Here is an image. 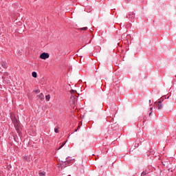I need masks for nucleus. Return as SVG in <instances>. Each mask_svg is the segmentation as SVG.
Here are the masks:
<instances>
[{"instance_id":"obj_1","label":"nucleus","mask_w":176,"mask_h":176,"mask_svg":"<svg viewBox=\"0 0 176 176\" xmlns=\"http://www.w3.org/2000/svg\"><path fill=\"white\" fill-rule=\"evenodd\" d=\"M12 123L17 133L19 134L21 130L20 129V124L19 123V121H17V118H12Z\"/></svg>"},{"instance_id":"obj_2","label":"nucleus","mask_w":176,"mask_h":176,"mask_svg":"<svg viewBox=\"0 0 176 176\" xmlns=\"http://www.w3.org/2000/svg\"><path fill=\"white\" fill-rule=\"evenodd\" d=\"M49 53L46 52H43L40 55V58H41V60H46V58H49Z\"/></svg>"},{"instance_id":"obj_21","label":"nucleus","mask_w":176,"mask_h":176,"mask_svg":"<svg viewBox=\"0 0 176 176\" xmlns=\"http://www.w3.org/2000/svg\"><path fill=\"white\" fill-rule=\"evenodd\" d=\"M151 102H152V100H149V103H150V104H151Z\"/></svg>"},{"instance_id":"obj_10","label":"nucleus","mask_w":176,"mask_h":176,"mask_svg":"<svg viewBox=\"0 0 176 176\" xmlns=\"http://www.w3.org/2000/svg\"><path fill=\"white\" fill-rule=\"evenodd\" d=\"M146 174H148V171L144 170V171H143V172L141 173V175H142V176H145V175H146Z\"/></svg>"},{"instance_id":"obj_8","label":"nucleus","mask_w":176,"mask_h":176,"mask_svg":"<svg viewBox=\"0 0 176 176\" xmlns=\"http://www.w3.org/2000/svg\"><path fill=\"white\" fill-rule=\"evenodd\" d=\"M37 76H38V74H36V72H32V76L33 78H36Z\"/></svg>"},{"instance_id":"obj_3","label":"nucleus","mask_w":176,"mask_h":176,"mask_svg":"<svg viewBox=\"0 0 176 176\" xmlns=\"http://www.w3.org/2000/svg\"><path fill=\"white\" fill-rule=\"evenodd\" d=\"M66 162L68 163V164H74L75 163V159L68 157L66 158Z\"/></svg>"},{"instance_id":"obj_4","label":"nucleus","mask_w":176,"mask_h":176,"mask_svg":"<svg viewBox=\"0 0 176 176\" xmlns=\"http://www.w3.org/2000/svg\"><path fill=\"white\" fill-rule=\"evenodd\" d=\"M69 102L72 105H74L75 104V96H71Z\"/></svg>"},{"instance_id":"obj_13","label":"nucleus","mask_w":176,"mask_h":176,"mask_svg":"<svg viewBox=\"0 0 176 176\" xmlns=\"http://www.w3.org/2000/svg\"><path fill=\"white\" fill-rule=\"evenodd\" d=\"M153 110V108L151 107V108H150L151 112H150V113L148 114V116H151L152 115Z\"/></svg>"},{"instance_id":"obj_16","label":"nucleus","mask_w":176,"mask_h":176,"mask_svg":"<svg viewBox=\"0 0 176 176\" xmlns=\"http://www.w3.org/2000/svg\"><path fill=\"white\" fill-rule=\"evenodd\" d=\"M54 132L56 133H58V128H55V129H54Z\"/></svg>"},{"instance_id":"obj_20","label":"nucleus","mask_w":176,"mask_h":176,"mask_svg":"<svg viewBox=\"0 0 176 176\" xmlns=\"http://www.w3.org/2000/svg\"><path fill=\"white\" fill-rule=\"evenodd\" d=\"M89 37L88 36H85V39H87Z\"/></svg>"},{"instance_id":"obj_6","label":"nucleus","mask_w":176,"mask_h":176,"mask_svg":"<svg viewBox=\"0 0 176 176\" xmlns=\"http://www.w3.org/2000/svg\"><path fill=\"white\" fill-rule=\"evenodd\" d=\"M158 109H163V104L162 100L158 101Z\"/></svg>"},{"instance_id":"obj_17","label":"nucleus","mask_w":176,"mask_h":176,"mask_svg":"<svg viewBox=\"0 0 176 176\" xmlns=\"http://www.w3.org/2000/svg\"><path fill=\"white\" fill-rule=\"evenodd\" d=\"M81 30L86 31L87 30V27L82 28H81Z\"/></svg>"},{"instance_id":"obj_18","label":"nucleus","mask_w":176,"mask_h":176,"mask_svg":"<svg viewBox=\"0 0 176 176\" xmlns=\"http://www.w3.org/2000/svg\"><path fill=\"white\" fill-rule=\"evenodd\" d=\"M71 93H75V91L74 89H72Z\"/></svg>"},{"instance_id":"obj_11","label":"nucleus","mask_w":176,"mask_h":176,"mask_svg":"<svg viewBox=\"0 0 176 176\" xmlns=\"http://www.w3.org/2000/svg\"><path fill=\"white\" fill-rule=\"evenodd\" d=\"M122 38L123 39H125V38H127V33H124L122 35Z\"/></svg>"},{"instance_id":"obj_9","label":"nucleus","mask_w":176,"mask_h":176,"mask_svg":"<svg viewBox=\"0 0 176 176\" xmlns=\"http://www.w3.org/2000/svg\"><path fill=\"white\" fill-rule=\"evenodd\" d=\"M45 100L47 101H50V95H46L45 96Z\"/></svg>"},{"instance_id":"obj_12","label":"nucleus","mask_w":176,"mask_h":176,"mask_svg":"<svg viewBox=\"0 0 176 176\" xmlns=\"http://www.w3.org/2000/svg\"><path fill=\"white\" fill-rule=\"evenodd\" d=\"M46 175V173L45 172H40L39 173V176H45Z\"/></svg>"},{"instance_id":"obj_5","label":"nucleus","mask_w":176,"mask_h":176,"mask_svg":"<svg viewBox=\"0 0 176 176\" xmlns=\"http://www.w3.org/2000/svg\"><path fill=\"white\" fill-rule=\"evenodd\" d=\"M1 66L4 68L6 69L8 68V64L6 63V62H3L1 63Z\"/></svg>"},{"instance_id":"obj_7","label":"nucleus","mask_w":176,"mask_h":176,"mask_svg":"<svg viewBox=\"0 0 176 176\" xmlns=\"http://www.w3.org/2000/svg\"><path fill=\"white\" fill-rule=\"evenodd\" d=\"M38 98H40V100H45V95H43V93H41L38 96Z\"/></svg>"},{"instance_id":"obj_14","label":"nucleus","mask_w":176,"mask_h":176,"mask_svg":"<svg viewBox=\"0 0 176 176\" xmlns=\"http://www.w3.org/2000/svg\"><path fill=\"white\" fill-rule=\"evenodd\" d=\"M64 145H65V142L63 143L60 146H59V149H61V148H63V146H64Z\"/></svg>"},{"instance_id":"obj_22","label":"nucleus","mask_w":176,"mask_h":176,"mask_svg":"<svg viewBox=\"0 0 176 176\" xmlns=\"http://www.w3.org/2000/svg\"><path fill=\"white\" fill-rule=\"evenodd\" d=\"M75 131H78V129H76Z\"/></svg>"},{"instance_id":"obj_15","label":"nucleus","mask_w":176,"mask_h":176,"mask_svg":"<svg viewBox=\"0 0 176 176\" xmlns=\"http://www.w3.org/2000/svg\"><path fill=\"white\" fill-rule=\"evenodd\" d=\"M85 45H87L88 43H91V40H90L89 41H84Z\"/></svg>"},{"instance_id":"obj_19","label":"nucleus","mask_w":176,"mask_h":176,"mask_svg":"<svg viewBox=\"0 0 176 176\" xmlns=\"http://www.w3.org/2000/svg\"><path fill=\"white\" fill-rule=\"evenodd\" d=\"M38 90L34 91V93H38Z\"/></svg>"}]
</instances>
